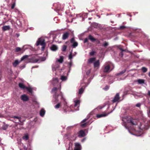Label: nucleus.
<instances>
[{
	"label": "nucleus",
	"mask_w": 150,
	"mask_h": 150,
	"mask_svg": "<svg viewBox=\"0 0 150 150\" xmlns=\"http://www.w3.org/2000/svg\"><path fill=\"white\" fill-rule=\"evenodd\" d=\"M122 125L125 128L127 129L129 132L132 134L136 135L137 136H139L140 135H136L135 134H132L131 132V130L135 131V129L132 128L131 126H133L136 125L138 124L136 120L134 119L131 120L130 118L128 117H126L122 118Z\"/></svg>",
	"instance_id": "obj_1"
},
{
	"label": "nucleus",
	"mask_w": 150,
	"mask_h": 150,
	"mask_svg": "<svg viewBox=\"0 0 150 150\" xmlns=\"http://www.w3.org/2000/svg\"><path fill=\"white\" fill-rule=\"evenodd\" d=\"M51 82L54 86H56L54 87L52 89V92L54 94L53 97L55 98V101L57 102L58 100L57 98L59 96L58 93H59V96L61 98H62V93L60 91L61 89V83H59L58 79L57 78H53Z\"/></svg>",
	"instance_id": "obj_2"
},
{
	"label": "nucleus",
	"mask_w": 150,
	"mask_h": 150,
	"mask_svg": "<svg viewBox=\"0 0 150 150\" xmlns=\"http://www.w3.org/2000/svg\"><path fill=\"white\" fill-rule=\"evenodd\" d=\"M150 127V120H146L140 123L139 129L142 131L148 129Z\"/></svg>",
	"instance_id": "obj_3"
},
{
	"label": "nucleus",
	"mask_w": 150,
	"mask_h": 150,
	"mask_svg": "<svg viewBox=\"0 0 150 150\" xmlns=\"http://www.w3.org/2000/svg\"><path fill=\"white\" fill-rule=\"evenodd\" d=\"M35 45L37 46H38L39 45H42V46L41 48L42 50H43L46 45L45 40L44 38L42 37H41L39 38L37 41Z\"/></svg>",
	"instance_id": "obj_4"
},
{
	"label": "nucleus",
	"mask_w": 150,
	"mask_h": 150,
	"mask_svg": "<svg viewBox=\"0 0 150 150\" xmlns=\"http://www.w3.org/2000/svg\"><path fill=\"white\" fill-rule=\"evenodd\" d=\"M103 71L104 73H108L111 70H110V66L108 64V62H106L102 67Z\"/></svg>",
	"instance_id": "obj_5"
},
{
	"label": "nucleus",
	"mask_w": 150,
	"mask_h": 150,
	"mask_svg": "<svg viewBox=\"0 0 150 150\" xmlns=\"http://www.w3.org/2000/svg\"><path fill=\"white\" fill-rule=\"evenodd\" d=\"M46 58L45 57H40V59H33L32 58L30 60V62L33 63H35L38 62L40 60L41 61H44L46 59Z\"/></svg>",
	"instance_id": "obj_6"
},
{
	"label": "nucleus",
	"mask_w": 150,
	"mask_h": 150,
	"mask_svg": "<svg viewBox=\"0 0 150 150\" xmlns=\"http://www.w3.org/2000/svg\"><path fill=\"white\" fill-rule=\"evenodd\" d=\"M74 101L75 103L74 105V108L75 110H79L80 103V100H74Z\"/></svg>",
	"instance_id": "obj_7"
},
{
	"label": "nucleus",
	"mask_w": 150,
	"mask_h": 150,
	"mask_svg": "<svg viewBox=\"0 0 150 150\" xmlns=\"http://www.w3.org/2000/svg\"><path fill=\"white\" fill-rule=\"evenodd\" d=\"M115 108H114L113 110L111 111L110 112H108L107 114L103 113V114H97L96 115V117L98 118H99L101 117H105L108 115L110 113H111L112 112V111L115 109Z\"/></svg>",
	"instance_id": "obj_8"
},
{
	"label": "nucleus",
	"mask_w": 150,
	"mask_h": 150,
	"mask_svg": "<svg viewBox=\"0 0 150 150\" xmlns=\"http://www.w3.org/2000/svg\"><path fill=\"white\" fill-rule=\"evenodd\" d=\"M54 6L55 7L54 10L57 12L59 11H62V8H60L61 5L59 4H54Z\"/></svg>",
	"instance_id": "obj_9"
},
{
	"label": "nucleus",
	"mask_w": 150,
	"mask_h": 150,
	"mask_svg": "<svg viewBox=\"0 0 150 150\" xmlns=\"http://www.w3.org/2000/svg\"><path fill=\"white\" fill-rule=\"evenodd\" d=\"M21 100L24 102L27 101L29 100V98L25 94H23L21 96Z\"/></svg>",
	"instance_id": "obj_10"
},
{
	"label": "nucleus",
	"mask_w": 150,
	"mask_h": 150,
	"mask_svg": "<svg viewBox=\"0 0 150 150\" xmlns=\"http://www.w3.org/2000/svg\"><path fill=\"white\" fill-rule=\"evenodd\" d=\"M120 97L119 93H117L113 99L112 100L113 103L120 101Z\"/></svg>",
	"instance_id": "obj_11"
},
{
	"label": "nucleus",
	"mask_w": 150,
	"mask_h": 150,
	"mask_svg": "<svg viewBox=\"0 0 150 150\" xmlns=\"http://www.w3.org/2000/svg\"><path fill=\"white\" fill-rule=\"evenodd\" d=\"M81 144L79 143H75L74 150H81Z\"/></svg>",
	"instance_id": "obj_12"
},
{
	"label": "nucleus",
	"mask_w": 150,
	"mask_h": 150,
	"mask_svg": "<svg viewBox=\"0 0 150 150\" xmlns=\"http://www.w3.org/2000/svg\"><path fill=\"white\" fill-rule=\"evenodd\" d=\"M100 66V61L99 60L95 61L93 63V66L95 68L98 69Z\"/></svg>",
	"instance_id": "obj_13"
},
{
	"label": "nucleus",
	"mask_w": 150,
	"mask_h": 150,
	"mask_svg": "<svg viewBox=\"0 0 150 150\" xmlns=\"http://www.w3.org/2000/svg\"><path fill=\"white\" fill-rule=\"evenodd\" d=\"M72 43V46L73 48H75L78 45L77 42L75 41L74 38H72L70 41Z\"/></svg>",
	"instance_id": "obj_14"
},
{
	"label": "nucleus",
	"mask_w": 150,
	"mask_h": 150,
	"mask_svg": "<svg viewBox=\"0 0 150 150\" xmlns=\"http://www.w3.org/2000/svg\"><path fill=\"white\" fill-rule=\"evenodd\" d=\"M132 94L134 96L135 98L137 97L141 98L143 97V96L141 94L137 92H134Z\"/></svg>",
	"instance_id": "obj_15"
},
{
	"label": "nucleus",
	"mask_w": 150,
	"mask_h": 150,
	"mask_svg": "<svg viewBox=\"0 0 150 150\" xmlns=\"http://www.w3.org/2000/svg\"><path fill=\"white\" fill-rule=\"evenodd\" d=\"M69 35V33L68 32H65L62 35V39L63 40H65L67 39Z\"/></svg>",
	"instance_id": "obj_16"
},
{
	"label": "nucleus",
	"mask_w": 150,
	"mask_h": 150,
	"mask_svg": "<svg viewBox=\"0 0 150 150\" xmlns=\"http://www.w3.org/2000/svg\"><path fill=\"white\" fill-rule=\"evenodd\" d=\"M86 86H82L79 90L78 94L81 95L83 92Z\"/></svg>",
	"instance_id": "obj_17"
},
{
	"label": "nucleus",
	"mask_w": 150,
	"mask_h": 150,
	"mask_svg": "<svg viewBox=\"0 0 150 150\" xmlns=\"http://www.w3.org/2000/svg\"><path fill=\"white\" fill-rule=\"evenodd\" d=\"M86 135L85 132L83 130H81L79 132L78 136L79 137H84Z\"/></svg>",
	"instance_id": "obj_18"
},
{
	"label": "nucleus",
	"mask_w": 150,
	"mask_h": 150,
	"mask_svg": "<svg viewBox=\"0 0 150 150\" xmlns=\"http://www.w3.org/2000/svg\"><path fill=\"white\" fill-rule=\"evenodd\" d=\"M64 57L63 56H60L59 59H56V62H59L60 63H62L63 61Z\"/></svg>",
	"instance_id": "obj_19"
},
{
	"label": "nucleus",
	"mask_w": 150,
	"mask_h": 150,
	"mask_svg": "<svg viewBox=\"0 0 150 150\" xmlns=\"http://www.w3.org/2000/svg\"><path fill=\"white\" fill-rule=\"evenodd\" d=\"M10 29V26L9 25H4L2 27V30L4 31L9 30Z\"/></svg>",
	"instance_id": "obj_20"
},
{
	"label": "nucleus",
	"mask_w": 150,
	"mask_h": 150,
	"mask_svg": "<svg viewBox=\"0 0 150 150\" xmlns=\"http://www.w3.org/2000/svg\"><path fill=\"white\" fill-rule=\"evenodd\" d=\"M108 81L109 83L111 84L113 83L114 81L113 80L114 77L112 76H108Z\"/></svg>",
	"instance_id": "obj_21"
},
{
	"label": "nucleus",
	"mask_w": 150,
	"mask_h": 150,
	"mask_svg": "<svg viewBox=\"0 0 150 150\" xmlns=\"http://www.w3.org/2000/svg\"><path fill=\"white\" fill-rule=\"evenodd\" d=\"M21 62V61H19L18 60H16L13 63V65L14 67H16Z\"/></svg>",
	"instance_id": "obj_22"
},
{
	"label": "nucleus",
	"mask_w": 150,
	"mask_h": 150,
	"mask_svg": "<svg viewBox=\"0 0 150 150\" xmlns=\"http://www.w3.org/2000/svg\"><path fill=\"white\" fill-rule=\"evenodd\" d=\"M45 111L44 109L42 108V109L40 112V114L41 116L42 117H44L45 114Z\"/></svg>",
	"instance_id": "obj_23"
},
{
	"label": "nucleus",
	"mask_w": 150,
	"mask_h": 150,
	"mask_svg": "<svg viewBox=\"0 0 150 150\" xmlns=\"http://www.w3.org/2000/svg\"><path fill=\"white\" fill-rule=\"evenodd\" d=\"M18 86L19 87L22 89H25L26 87L22 83H19Z\"/></svg>",
	"instance_id": "obj_24"
},
{
	"label": "nucleus",
	"mask_w": 150,
	"mask_h": 150,
	"mask_svg": "<svg viewBox=\"0 0 150 150\" xmlns=\"http://www.w3.org/2000/svg\"><path fill=\"white\" fill-rule=\"evenodd\" d=\"M51 50L53 51H56L58 49L57 46L54 45H53L50 48Z\"/></svg>",
	"instance_id": "obj_25"
},
{
	"label": "nucleus",
	"mask_w": 150,
	"mask_h": 150,
	"mask_svg": "<svg viewBox=\"0 0 150 150\" xmlns=\"http://www.w3.org/2000/svg\"><path fill=\"white\" fill-rule=\"evenodd\" d=\"M145 80L143 79H139L137 80L138 83L140 84H143L145 83Z\"/></svg>",
	"instance_id": "obj_26"
},
{
	"label": "nucleus",
	"mask_w": 150,
	"mask_h": 150,
	"mask_svg": "<svg viewBox=\"0 0 150 150\" xmlns=\"http://www.w3.org/2000/svg\"><path fill=\"white\" fill-rule=\"evenodd\" d=\"M58 96H59V93H58ZM62 98H61L60 97H59V96H58V97H57V99L58 100V101H57V102H56L55 101V98H54V101L55 102V103H56L58 102L59 100V99H60L62 100H63V101H64V104H65V100L64 99V98H63L62 95Z\"/></svg>",
	"instance_id": "obj_27"
},
{
	"label": "nucleus",
	"mask_w": 150,
	"mask_h": 150,
	"mask_svg": "<svg viewBox=\"0 0 150 150\" xmlns=\"http://www.w3.org/2000/svg\"><path fill=\"white\" fill-rule=\"evenodd\" d=\"M96 58L95 57L91 58L89 59L88 60V63H91L95 62Z\"/></svg>",
	"instance_id": "obj_28"
},
{
	"label": "nucleus",
	"mask_w": 150,
	"mask_h": 150,
	"mask_svg": "<svg viewBox=\"0 0 150 150\" xmlns=\"http://www.w3.org/2000/svg\"><path fill=\"white\" fill-rule=\"evenodd\" d=\"M12 118L14 119V120L16 121H17V119L18 120L19 122H21V118L20 117L16 116H13Z\"/></svg>",
	"instance_id": "obj_29"
},
{
	"label": "nucleus",
	"mask_w": 150,
	"mask_h": 150,
	"mask_svg": "<svg viewBox=\"0 0 150 150\" xmlns=\"http://www.w3.org/2000/svg\"><path fill=\"white\" fill-rule=\"evenodd\" d=\"M105 107L107 108V109H108L110 107V106L109 104H106L105 105H104L102 106V107L101 106H98V109H102L103 108V107Z\"/></svg>",
	"instance_id": "obj_30"
},
{
	"label": "nucleus",
	"mask_w": 150,
	"mask_h": 150,
	"mask_svg": "<svg viewBox=\"0 0 150 150\" xmlns=\"http://www.w3.org/2000/svg\"><path fill=\"white\" fill-rule=\"evenodd\" d=\"M67 77L66 76H61L60 77V79L62 80V81H65L67 80Z\"/></svg>",
	"instance_id": "obj_31"
},
{
	"label": "nucleus",
	"mask_w": 150,
	"mask_h": 150,
	"mask_svg": "<svg viewBox=\"0 0 150 150\" xmlns=\"http://www.w3.org/2000/svg\"><path fill=\"white\" fill-rule=\"evenodd\" d=\"M25 89H26L28 92H29L31 94H32V93L33 89L31 87H30V86H29L28 87H26Z\"/></svg>",
	"instance_id": "obj_32"
},
{
	"label": "nucleus",
	"mask_w": 150,
	"mask_h": 150,
	"mask_svg": "<svg viewBox=\"0 0 150 150\" xmlns=\"http://www.w3.org/2000/svg\"><path fill=\"white\" fill-rule=\"evenodd\" d=\"M89 39L91 40L92 42H93L95 41L96 40L91 35H90L88 36Z\"/></svg>",
	"instance_id": "obj_33"
},
{
	"label": "nucleus",
	"mask_w": 150,
	"mask_h": 150,
	"mask_svg": "<svg viewBox=\"0 0 150 150\" xmlns=\"http://www.w3.org/2000/svg\"><path fill=\"white\" fill-rule=\"evenodd\" d=\"M126 71V69H125L124 70L122 71L120 73H118L116 75L117 76L121 75L123 74Z\"/></svg>",
	"instance_id": "obj_34"
},
{
	"label": "nucleus",
	"mask_w": 150,
	"mask_h": 150,
	"mask_svg": "<svg viewBox=\"0 0 150 150\" xmlns=\"http://www.w3.org/2000/svg\"><path fill=\"white\" fill-rule=\"evenodd\" d=\"M28 57V55H25L23 56L21 58V61H22L25 59H27Z\"/></svg>",
	"instance_id": "obj_35"
},
{
	"label": "nucleus",
	"mask_w": 150,
	"mask_h": 150,
	"mask_svg": "<svg viewBox=\"0 0 150 150\" xmlns=\"http://www.w3.org/2000/svg\"><path fill=\"white\" fill-rule=\"evenodd\" d=\"M28 138L29 136L28 134L25 135L23 137V139L26 141L28 139Z\"/></svg>",
	"instance_id": "obj_36"
},
{
	"label": "nucleus",
	"mask_w": 150,
	"mask_h": 150,
	"mask_svg": "<svg viewBox=\"0 0 150 150\" xmlns=\"http://www.w3.org/2000/svg\"><path fill=\"white\" fill-rule=\"evenodd\" d=\"M67 150H72V144L70 142L69 144V147Z\"/></svg>",
	"instance_id": "obj_37"
},
{
	"label": "nucleus",
	"mask_w": 150,
	"mask_h": 150,
	"mask_svg": "<svg viewBox=\"0 0 150 150\" xmlns=\"http://www.w3.org/2000/svg\"><path fill=\"white\" fill-rule=\"evenodd\" d=\"M74 55H72V51L70 52V54L68 56V58L69 59H70V60H72V59L73 58V57Z\"/></svg>",
	"instance_id": "obj_38"
},
{
	"label": "nucleus",
	"mask_w": 150,
	"mask_h": 150,
	"mask_svg": "<svg viewBox=\"0 0 150 150\" xmlns=\"http://www.w3.org/2000/svg\"><path fill=\"white\" fill-rule=\"evenodd\" d=\"M142 70L144 72H146L147 71V69L145 67H143L142 68Z\"/></svg>",
	"instance_id": "obj_39"
},
{
	"label": "nucleus",
	"mask_w": 150,
	"mask_h": 150,
	"mask_svg": "<svg viewBox=\"0 0 150 150\" xmlns=\"http://www.w3.org/2000/svg\"><path fill=\"white\" fill-rule=\"evenodd\" d=\"M72 64V60H70V62L69 63V72H68V73L70 72V67H71Z\"/></svg>",
	"instance_id": "obj_40"
},
{
	"label": "nucleus",
	"mask_w": 150,
	"mask_h": 150,
	"mask_svg": "<svg viewBox=\"0 0 150 150\" xmlns=\"http://www.w3.org/2000/svg\"><path fill=\"white\" fill-rule=\"evenodd\" d=\"M67 49V46L65 45H64L62 47V50L63 51H65Z\"/></svg>",
	"instance_id": "obj_41"
},
{
	"label": "nucleus",
	"mask_w": 150,
	"mask_h": 150,
	"mask_svg": "<svg viewBox=\"0 0 150 150\" xmlns=\"http://www.w3.org/2000/svg\"><path fill=\"white\" fill-rule=\"evenodd\" d=\"M7 125H4L2 127V129L4 130H6L7 128Z\"/></svg>",
	"instance_id": "obj_42"
},
{
	"label": "nucleus",
	"mask_w": 150,
	"mask_h": 150,
	"mask_svg": "<svg viewBox=\"0 0 150 150\" xmlns=\"http://www.w3.org/2000/svg\"><path fill=\"white\" fill-rule=\"evenodd\" d=\"M60 105V104L59 103H58L54 106V108L56 109H58L59 108Z\"/></svg>",
	"instance_id": "obj_43"
},
{
	"label": "nucleus",
	"mask_w": 150,
	"mask_h": 150,
	"mask_svg": "<svg viewBox=\"0 0 150 150\" xmlns=\"http://www.w3.org/2000/svg\"><path fill=\"white\" fill-rule=\"evenodd\" d=\"M108 45V44L106 42H105L103 44V46L104 47H105Z\"/></svg>",
	"instance_id": "obj_44"
},
{
	"label": "nucleus",
	"mask_w": 150,
	"mask_h": 150,
	"mask_svg": "<svg viewBox=\"0 0 150 150\" xmlns=\"http://www.w3.org/2000/svg\"><path fill=\"white\" fill-rule=\"evenodd\" d=\"M21 50V49L19 47H17L16 48L15 51L16 52H18L20 51Z\"/></svg>",
	"instance_id": "obj_45"
},
{
	"label": "nucleus",
	"mask_w": 150,
	"mask_h": 150,
	"mask_svg": "<svg viewBox=\"0 0 150 150\" xmlns=\"http://www.w3.org/2000/svg\"><path fill=\"white\" fill-rule=\"evenodd\" d=\"M69 135H68L67 134H65L64 137V139H69V137H68Z\"/></svg>",
	"instance_id": "obj_46"
},
{
	"label": "nucleus",
	"mask_w": 150,
	"mask_h": 150,
	"mask_svg": "<svg viewBox=\"0 0 150 150\" xmlns=\"http://www.w3.org/2000/svg\"><path fill=\"white\" fill-rule=\"evenodd\" d=\"M109 88V87L108 86H105L104 88L103 89L105 91H107Z\"/></svg>",
	"instance_id": "obj_47"
},
{
	"label": "nucleus",
	"mask_w": 150,
	"mask_h": 150,
	"mask_svg": "<svg viewBox=\"0 0 150 150\" xmlns=\"http://www.w3.org/2000/svg\"><path fill=\"white\" fill-rule=\"evenodd\" d=\"M15 3L14 2L13 4H12L11 6V8L12 9H13L14 8L15 6Z\"/></svg>",
	"instance_id": "obj_48"
},
{
	"label": "nucleus",
	"mask_w": 150,
	"mask_h": 150,
	"mask_svg": "<svg viewBox=\"0 0 150 150\" xmlns=\"http://www.w3.org/2000/svg\"><path fill=\"white\" fill-rule=\"evenodd\" d=\"M127 27L125 26H124V25H122V26H121L120 27H119V28L120 29H124V28H126Z\"/></svg>",
	"instance_id": "obj_49"
},
{
	"label": "nucleus",
	"mask_w": 150,
	"mask_h": 150,
	"mask_svg": "<svg viewBox=\"0 0 150 150\" xmlns=\"http://www.w3.org/2000/svg\"><path fill=\"white\" fill-rule=\"evenodd\" d=\"M148 114L149 116L150 117V106L149 107V110L148 111Z\"/></svg>",
	"instance_id": "obj_50"
},
{
	"label": "nucleus",
	"mask_w": 150,
	"mask_h": 150,
	"mask_svg": "<svg viewBox=\"0 0 150 150\" xmlns=\"http://www.w3.org/2000/svg\"><path fill=\"white\" fill-rule=\"evenodd\" d=\"M141 104L140 103H137L136 105V106L137 107H140L141 106Z\"/></svg>",
	"instance_id": "obj_51"
},
{
	"label": "nucleus",
	"mask_w": 150,
	"mask_h": 150,
	"mask_svg": "<svg viewBox=\"0 0 150 150\" xmlns=\"http://www.w3.org/2000/svg\"><path fill=\"white\" fill-rule=\"evenodd\" d=\"M95 53V52L94 51H93L90 52L89 53V54L91 56H93L94 54Z\"/></svg>",
	"instance_id": "obj_52"
},
{
	"label": "nucleus",
	"mask_w": 150,
	"mask_h": 150,
	"mask_svg": "<svg viewBox=\"0 0 150 150\" xmlns=\"http://www.w3.org/2000/svg\"><path fill=\"white\" fill-rule=\"evenodd\" d=\"M147 95L149 96V97L150 98V91L149 90H148V92L147 94Z\"/></svg>",
	"instance_id": "obj_53"
},
{
	"label": "nucleus",
	"mask_w": 150,
	"mask_h": 150,
	"mask_svg": "<svg viewBox=\"0 0 150 150\" xmlns=\"http://www.w3.org/2000/svg\"><path fill=\"white\" fill-rule=\"evenodd\" d=\"M88 39L87 38H86L84 39V43H85L87 42L88 41Z\"/></svg>",
	"instance_id": "obj_54"
},
{
	"label": "nucleus",
	"mask_w": 150,
	"mask_h": 150,
	"mask_svg": "<svg viewBox=\"0 0 150 150\" xmlns=\"http://www.w3.org/2000/svg\"><path fill=\"white\" fill-rule=\"evenodd\" d=\"M56 68L54 67V65L52 66V70L53 71H55Z\"/></svg>",
	"instance_id": "obj_55"
},
{
	"label": "nucleus",
	"mask_w": 150,
	"mask_h": 150,
	"mask_svg": "<svg viewBox=\"0 0 150 150\" xmlns=\"http://www.w3.org/2000/svg\"><path fill=\"white\" fill-rule=\"evenodd\" d=\"M87 13H84L82 14V17L84 16L85 17H87Z\"/></svg>",
	"instance_id": "obj_56"
},
{
	"label": "nucleus",
	"mask_w": 150,
	"mask_h": 150,
	"mask_svg": "<svg viewBox=\"0 0 150 150\" xmlns=\"http://www.w3.org/2000/svg\"><path fill=\"white\" fill-rule=\"evenodd\" d=\"M86 123H84L83 124H81V127H84V126H85L86 125Z\"/></svg>",
	"instance_id": "obj_57"
},
{
	"label": "nucleus",
	"mask_w": 150,
	"mask_h": 150,
	"mask_svg": "<svg viewBox=\"0 0 150 150\" xmlns=\"http://www.w3.org/2000/svg\"><path fill=\"white\" fill-rule=\"evenodd\" d=\"M81 14H79L78 15H76L77 17H81Z\"/></svg>",
	"instance_id": "obj_58"
},
{
	"label": "nucleus",
	"mask_w": 150,
	"mask_h": 150,
	"mask_svg": "<svg viewBox=\"0 0 150 150\" xmlns=\"http://www.w3.org/2000/svg\"><path fill=\"white\" fill-rule=\"evenodd\" d=\"M90 70H89L88 71L86 72V74L87 75H88L90 73Z\"/></svg>",
	"instance_id": "obj_59"
},
{
	"label": "nucleus",
	"mask_w": 150,
	"mask_h": 150,
	"mask_svg": "<svg viewBox=\"0 0 150 150\" xmlns=\"http://www.w3.org/2000/svg\"><path fill=\"white\" fill-rule=\"evenodd\" d=\"M87 119H84V120H83L82 121V122H86V120Z\"/></svg>",
	"instance_id": "obj_60"
},
{
	"label": "nucleus",
	"mask_w": 150,
	"mask_h": 150,
	"mask_svg": "<svg viewBox=\"0 0 150 150\" xmlns=\"http://www.w3.org/2000/svg\"><path fill=\"white\" fill-rule=\"evenodd\" d=\"M94 25L96 26H98L99 24L97 23H94Z\"/></svg>",
	"instance_id": "obj_61"
},
{
	"label": "nucleus",
	"mask_w": 150,
	"mask_h": 150,
	"mask_svg": "<svg viewBox=\"0 0 150 150\" xmlns=\"http://www.w3.org/2000/svg\"><path fill=\"white\" fill-rule=\"evenodd\" d=\"M120 50H121L122 51V52L125 51V50H123L121 48H120Z\"/></svg>",
	"instance_id": "obj_62"
},
{
	"label": "nucleus",
	"mask_w": 150,
	"mask_h": 150,
	"mask_svg": "<svg viewBox=\"0 0 150 150\" xmlns=\"http://www.w3.org/2000/svg\"><path fill=\"white\" fill-rule=\"evenodd\" d=\"M86 139L85 138H84L83 139H82L81 140V142H83Z\"/></svg>",
	"instance_id": "obj_63"
},
{
	"label": "nucleus",
	"mask_w": 150,
	"mask_h": 150,
	"mask_svg": "<svg viewBox=\"0 0 150 150\" xmlns=\"http://www.w3.org/2000/svg\"><path fill=\"white\" fill-rule=\"evenodd\" d=\"M120 54H121V55L122 57V56H123V52H121V53H120Z\"/></svg>",
	"instance_id": "obj_64"
}]
</instances>
